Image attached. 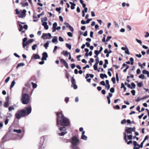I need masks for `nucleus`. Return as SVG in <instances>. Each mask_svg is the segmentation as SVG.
<instances>
[{"label":"nucleus","instance_id":"f257e3e1","mask_svg":"<svg viewBox=\"0 0 149 149\" xmlns=\"http://www.w3.org/2000/svg\"><path fill=\"white\" fill-rule=\"evenodd\" d=\"M57 118L56 125L58 127L60 125L68 126L70 124L69 120L65 118L61 112H57L56 113Z\"/></svg>","mask_w":149,"mask_h":149},{"label":"nucleus","instance_id":"f03ea898","mask_svg":"<svg viewBox=\"0 0 149 149\" xmlns=\"http://www.w3.org/2000/svg\"><path fill=\"white\" fill-rule=\"evenodd\" d=\"M31 106L26 107L24 109L17 111L15 114V117L17 119H19L22 117L27 116L31 112Z\"/></svg>","mask_w":149,"mask_h":149},{"label":"nucleus","instance_id":"7ed1b4c3","mask_svg":"<svg viewBox=\"0 0 149 149\" xmlns=\"http://www.w3.org/2000/svg\"><path fill=\"white\" fill-rule=\"evenodd\" d=\"M71 148L72 149H78L79 144V140L76 136H74L72 139Z\"/></svg>","mask_w":149,"mask_h":149},{"label":"nucleus","instance_id":"20e7f679","mask_svg":"<svg viewBox=\"0 0 149 149\" xmlns=\"http://www.w3.org/2000/svg\"><path fill=\"white\" fill-rule=\"evenodd\" d=\"M21 100L23 104H27L29 101V95L27 93H23L22 95Z\"/></svg>","mask_w":149,"mask_h":149},{"label":"nucleus","instance_id":"39448f33","mask_svg":"<svg viewBox=\"0 0 149 149\" xmlns=\"http://www.w3.org/2000/svg\"><path fill=\"white\" fill-rule=\"evenodd\" d=\"M66 128L65 127H60L58 133L59 136H63L67 133Z\"/></svg>","mask_w":149,"mask_h":149},{"label":"nucleus","instance_id":"423d86ee","mask_svg":"<svg viewBox=\"0 0 149 149\" xmlns=\"http://www.w3.org/2000/svg\"><path fill=\"white\" fill-rule=\"evenodd\" d=\"M45 137L42 136L40 138V142L39 143L38 149H44L45 147L43 145V143L45 140Z\"/></svg>","mask_w":149,"mask_h":149},{"label":"nucleus","instance_id":"0eeeda50","mask_svg":"<svg viewBox=\"0 0 149 149\" xmlns=\"http://www.w3.org/2000/svg\"><path fill=\"white\" fill-rule=\"evenodd\" d=\"M29 44V42L27 41L25 42H24V43H23L22 44V46H23V47L26 50L28 51V48L29 46H28V45Z\"/></svg>","mask_w":149,"mask_h":149},{"label":"nucleus","instance_id":"6e6552de","mask_svg":"<svg viewBox=\"0 0 149 149\" xmlns=\"http://www.w3.org/2000/svg\"><path fill=\"white\" fill-rule=\"evenodd\" d=\"M42 56L41 60L42 61L46 60L47 58L48 57V55L47 52H44L42 54Z\"/></svg>","mask_w":149,"mask_h":149},{"label":"nucleus","instance_id":"1a4fd4ad","mask_svg":"<svg viewBox=\"0 0 149 149\" xmlns=\"http://www.w3.org/2000/svg\"><path fill=\"white\" fill-rule=\"evenodd\" d=\"M124 139L125 141L126 142H127V144L128 145H129L130 144L132 143V141H130L128 142H127V137H126V134L125 132H124Z\"/></svg>","mask_w":149,"mask_h":149},{"label":"nucleus","instance_id":"9d476101","mask_svg":"<svg viewBox=\"0 0 149 149\" xmlns=\"http://www.w3.org/2000/svg\"><path fill=\"white\" fill-rule=\"evenodd\" d=\"M131 129H132V127H126L125 131L127 133L131 134L132 132Z\"/></svg>","mask_w":149,"mask_h":149},{"label":"nucleus","instance_id":"9b49d317","mask_svg":"<svg viewBox=\"0 0 149 149\" xmlns=\"http://www.w3.org/2000/svg\"><path fill=\"white\" fill-rule=\"evenodd\" d=\"M57 39L58 38L57 36H54L52 40V42L55 43V44H56L58 42Z\"/></svg>","mask_w":149,"mask_h":149},{"label":"nucleus","instance_id":"f8f14e48","mask_svg":"<svg viewBox=\"0 0 149 149\" xmlns=\"http://www.w3.org/2000/svg\"><path fill=\"white\" fill-rule=\"evenodd\" d=\"M6 101L5 102L4 104V106L6 107H8L9 105L8 103L9 99L8 97L6 98Z\"/></svg>","mask_w":149,"mask_h":149},{"label":"nucleus","instance_id":"ddd939ff","mask_svg":"<svg viewBox=\"0 0 149 149\" xmlns=\"http://www.w3.org/2000/svg\"><path fill=\"white\" fill-rule=\"evenodd\" d=\"M46 30H47L48 29L49 26L47 24V23L46 22H43L42 24Z\"/></svg>","mask_w":149,"mask_h":149},{"label":"nucleus","instance_id":"4468645a","mask_svg":"<svg viewBox=\"0 0 149 149\" xmlns=\"http://www.w3.org/2000/svg\"><path fill=\"white\" fill-rule=\"evenodd\" d=\"M41 38L44 39H48L49 38H48V36H47V33H43L42 34V35L41 37Z\"/></svg>","mask_w":149,"mask_h":149},{"label":"nucleus","instance_id":"2eb2a0df","mask_svg":"<svg viewBox=\"0 0 149 149\" xmlns=\"http://www.w3.org/2000/svg\"><path fill=\"white\" fill-rule=\"evenodd\" d=\"M100 77L103 79L105 77L106 78H107V76L105 74H100Z\"/></svg>","mask_w":149,"mask_h":149},{"label":"nucleus","instance_id":"dca6fc26","mask_svg":"<svg viewBox=\"0 0 149 149\" xmlns=\"http://www.w3.org/2000/svg\"><path fill=\"white\" fill-rule=\"evenodd\" d=\"M143 74H146L148 77H149V72L145 70H143L142 71Z\"/></svg>","mask_w":149,"mask_h":149},{"label":"nucleus","instance_id":"f3484780","mask_svg":"<svg viewBox=\"0 0 149 149\" xmlns=\"http://www.w3.org/2000/svg\"><path fill=\"white\" fill-rule=\"evenodd\" d=\"M65 52L64 51H63L62 52H61V54H63L64 56H66L69 54L70 53L69 52H68L67 51H65V53L64 52Z\"/></svg>","mask_w":149,"mask_h":149},{"label":"nucleus","instance_id":"a211bd4d","mask_svg":"<svg viewBox=\"0 0 149 149\" xmlns=\"http://www.w3.org/2000/svg\"><path fill=\"white\" fill-rule=\"evenodd\" d=\"M13 131L14 132H17L18 134L21 133L22 132V130L20 129H19V130L14 129L13 130Z\"/></svg>","mask_w":149,"mask_h":149},{"label":"nucleus","instance_id":"6ab92c4d","mask_svg":"<svg viewBox=\"0 0 149 149\" xmlns=\"http://www.w3.org/2000/svg\"><path fill=\"white\" fill-rule=\"evenodd\" d=\"M137 83V86L139 87H141L143 86V83L142 82H139L138 81H136Z\"/></svg>","mask_w":149,"mask_h":149},{"label":"nucleus","instance_id":"aec40b11","mask_svg":"<svg viewBox=\"0 0 149 149\" xmlns=\"http://www.w3.org/2000/svg\"><path fill=\"white\" fill-rule=\"evenodd\" d=\"M33 58L35 59H39L40 58V57L38 55L33 54Z\"/></svg>","mask_w":149,"mask_h":149},{"label":"nucleus","instance_id":"412c9836","mask_svg":"<svg viewBox=\"0 0 149 149\" xmlns=\"http://www.w3.org/2000/svg\"><path fill=\"white\" fill-rule=\"evenodd\" d=\"M24 65H25V64L23 63H19L17 64V67H16V68H17L19 67H20L21 66H23Z\"/></svg>","mask_w":149,"mask_h":149},{"label":"nucleus","instance_id":"4be33fe9","mask_svg":"<svg viewBox=\"0 0 149 149\" xmlns=\"http://www.w3.org/2000/svg\"><path fill=\"white\" fill-rule=\"evenodd\" d=\"M81 139L84 140H86L87 139V137L85 135H81Z\"/></svg>","mask_w":149,"mask_h":149},{"label":"nucleus","instance_id":"5701e85b","mask_svg":"<svg viewBox=\"0 0 149 149\" xmlns=\"http://www.w3.org/2000/svg\"><path fill=\"white\" fill-rule=\"evenodd\" d=\"M48 41L45 43L44 45V47L46 49H47L48 47L49 43L48 42Z\"/></svg>","mask_w":149,"mask_h":149},{"label":"nucleus","instance_id":"b1692460","mask_svg":"<svg viewBox=\"0 0 149 149\" xmlns=\"http://www.w3.org/2000/svg\"><path fill=\"white\" fill-rule=\"evenodd\" d=\"M71 86L74 89H76L77 88V86L76 84H72Z\"/></svg>","mask_w":149,"mask_h":149},{"label":"nucleus","instance_id":"393cba45","mask_svg":"<svg viewBox=\"0 0 149 149\" xmlns=\"http://www.w3.org/2000/svg\"><path fill=\"white\" fill-rule=\"evenodd\" d=\"M66 47L68 48L69 49L71 50V44H69L66 43Z\"/></svg>","mask_w":149,"mask_h":149},{"label":"nucleus","instance_id":"a878e982","mask_svg":"<svg viewBox=\"0 0 149 149\" xmlns=\"http://www.w3.org/2000/svg\"><path fill=\"white\" fill-rule=\"evenodd\" d=\"M38 45V44H34L33 45L32 47V49L33 50H35L36 49V48L37 47Z\"/></svg>","mask_w":149,"mask_h":149},{"label":"nucleus","instance_id":"bb28decb","mask_svg":"<svg viewBox=\"0 0 149 149\" xmlns=\"http://www.w3.org/2000/svg\"><path fill=\"white\" fill-rule=\"evenodd\" d=\"M98 64L97 63H95L93 65L94 69L95 70H97V69Z\"/></svg>","mask_w":149,"mask_h":149},{"label":"nucleus","instance_id":"cd10ccee","mask_svg":"<svg viewBox=\"0 0 149 149\" xmlns=\"http://www.w3.org/2000/svg\"><path fill=\"white\" fill-rule=\"evenodd\" d=\"M15 84V80H14L12 81L11 84L10 85V87L11 88H12V87H13L14 86Z\"/></svg>","mask_w":149,"mask_h":149},{"label":"nucleus","instance_id":"c85d7f7f","mask_svg":"<svg viewBox=\"0 0 149 149\" xmlns=\"http://www.w3.org/2000/svg\"><path fill=\"white\" fill-rule=\"evenodd\" d=\"M133 144L134 146V147H135V146H139V145L138 144H137V142L135 141H133Z\"/></svg>","mask_w":149,"mask_h":149},{"label":"nucleus","instance_id":"c756f323","mask_svg":"<svg viewBox=\"0 0 149 149\" xmlns=\"http://www.w3.org/2000/svg\"><path fill=\"white\" fill-rule=\"evenodd\" d=\"M139 77L140 79H145V76L143 74H141L139 75Z\"/></svg>","mask_w":149,"mask_h":149},{"label":"nucleus","instance_id":"7c9ffc66","mask_svg":"<svg viewBox=\"0 0 149 149\" xmlns=\"http://www.w3.org/2000/svg\"><path fill=\"white\" fill-rule=\"evenodd\" d=\"M71 82L72 84H74L75 83V80L73 77H72L71 78Z\"/></svg>","mask_w":149,"mask_h":149},{"label":"nucleus","instance_id":"2f4dec72","mask_svg":"<svg viewBox=\"0 0 149 149\" xmlns=\"http://www.w3.org/2000/svg\"><path fill=\"white\" fill-rule=\"evenodd\" d=\"M12 114L10 113H8L7 114V116H6V118H10L12 117Z\"/></svg>","mask_w":149,"mask_h":149},{"label":"nucleus","instance_id":"473e14b6","mask_svg":"<svg viewBox=\"0 0 149 149\" xmlns=\"http://www.w3.org/2000/svg\"><path fill=\"white\" fill-rule=\"evenodd\" d=\"M132 85L131 89H133L135 88L136 85L134 83H132L131 84Z\"/></svg>","mask_w":149,"mask_h":149},{"label":"nucleus","instance_id":"72a5a7b5","mask_svg":"<svg viewBox=\"0 0 149 149\" xmlns=\"http://www.w3.org/2000/svg\"><path fill=\"white\" fill-rule=\"evenodd\" d=\"M19 27L20 28L19 29V31H22V29H23V26L21 24H19Z\"/></svg>","mask_w":149,"mask_h":149},{"label":"nucleus","instance_id":"f704fd0d","mask_svg":"<svg viewBox=\"0 0 149 149\" xmlns=\"http://www.w3.org/2000/svg\"><path fill=\"white\" fill-rule=\"evenodd\" d=\"M130 61H131V64L132 65H133L134 64V59L133 58L131 57L130 58Z\"/></svg>","mask_w":149,"mask_h":149},{"label":"nucleus","instance_id":"c9c22d12","mask_svg":"<svg viewBox=\"0 0 149 149\" xmlns=\"http://www.w3.org/2000/svg\"><path fill=\"white\" fill-rule=\"evenodd\" d=\"M125 51V52L126 54L128 55H129L130 54L129 49L127 47H126V49Z\"/></svg>","mask_w":149,"mask_h":149},{"label":"nucleus","instance_id":"e433bc0d","mask_svg":"<svg viewBox=\"0 0 149 149\" xmlns=\"http://www.w3.org/2000/svg\"><path fill=\"white\" fill-rule=\"evenodd\" d=\"M31 84H32V86H33V87L34 88H36L37 87V85L35 84V83H34L33 82H31Z\"/></svg>","mask_w":149,"mask_h":149},{"label":"nucleus","instance_id":"4c0bfd02","mask_svg":"<svg viewBox=\"0 0 149 149\" xmlns=\"http://www.w3.org/2000/svg\"><path fill=\"white\" fill-rule=\"evenodd\" d=\"M25 16V15L22 13H21L19 15V17H24Z\"/></svg>","mask_w":149,"mask_h":149},{"label":"nucleus","instance_id":"58836bf2","mask_svg":"<svg viewBox=\"0 0 149 149\" xmlns=\"http://www.w3.org/2000/svg\"><path fill=\"white\" fill-rule=\"evenodd\" d=\"M111 81H112L113 84H115L116 82V79L115 77H113L111 79Z\"/></svg>","mask_w":149,"mask_h":149},{"label":"nucleus","instance_id":"ea45409f","mask_svg":"<svg viewBox=\"0 0 149 149\" xmlns=\"http://www.w3.org/2000/svg\"><path fill=\"white\" fill-rule=\"evenodd\" d=\"M57 24L56 22H55L53 24V28H56Z\"/></svg>","mask_w":149,"mask_h":149},{"label":"nucleus","instance_id":"a19ab883","mask_svg":"<svg viewBox=\"0 0 149 149\" xmlns=\"http://www.w3.org/2000/svg\"><path fill=\"white\" fill-rule=\"evenodd\" d=\"M61 10V8L60 7L57 8H56V10L59 13H61V11H60Z\"/></svg>","mask_w":149,"mask_h":149},{"label":"nucleus","instance_id":"79ce46f5","mask_svg":"<svg viewBox=\"0 0 149 149\" xmlns=\"http://www.w3.org/2000/svg\"><path fill=\"white\" fill-rule=\"evenodd\" d=\"M27 38H24L22 40V43H24V42H25L27 41Z\"/></svg>","mask_w":149,"mask_h":149},{"label":"nucleus","instance_id":"37998d69","mask_svg":"<svg viewBox=\"0 0 149 149\" xmlns=\"http://www.w3.org/2000/svg\"><path fill=\"white\" fill-rule=\"evenodd\" d=\"M76 6V4L75 3L72 5H71V9L72 10H73L75 8V6Z\"/></svg>","mask_w":149,"mask_h":149},{"label":"nucleus","instance_id":"c03bdc74","mask_svg":"<svg viewBox=\"0 0 149 149\" xmlns=\"http://www.w3.org/2000/svg\"><path fill=\"white\" fill-rule=\"evenodd\" d=\"M44 14V12H42L40 14L38 15L37 16L38 18H40V16Z\"/></svg>","mask_w":149,"mask_h":149},{"label":"nucleus","instance_id":"a18cd8bd","mask_svg":"<svg viewBox=\"0 0 149 149\" xmlns=\"http://www.w3.org/2000/svg\"><path fill=\"white\" fill-rule=\"evenodd\" d=\"M60 42H63L64 41L63 39L61 36H59L58 38Z\"/></svg>","mask_w":149,"mask_h":149},{"label":"nucleus","instance_id":"49530a36","mask_svg":"<svg viewBox=\"0 0 149 149\" xmlns=\"http://www.w3.org/2000/svg\"><path fill=\"white\" fill-rule=\"evenodd\" d=\"M9 119L7 118V119L5 121V125H7L8 123Z\"/></svg>","mask_w":149,"mask_h":149},{"label":"nucleus","instance_id":"de8ad7c7","mask_svg":"<svg viewBox=\"0 0 149 149\" xmlns=\"http://www.w3.org/2000/svg\"><path fill=\"white\" fill-rule=\"evenodd\" d=\"M67 34L68 36L70 37H72V35L71 33L70 32H68L67 33Z\"/></svg>","mask_w":149,"mask_h":149},{"label":"nucleus","instance_id":"09e8293b","mask_svg":"<svg viewBox=\"0 0 149 149\" xmlns=\"http://www.w3.org/2000/svg\"><path fill=\"white\" fill-rule=\"evenodd\" d=\"M14 109V108L12 107H10L8 108V110L9 111H11Z\"/></svg>","mask_w":149,"mask_h":149},{"label":"nucleus","instance_id":"8fccbe9b","mask_svg":"<svg viewBox=\"0 0 149 149\" xmlns=\"http://www.w3.org/2000/svg\"><path fill=\"white\" fill-rule=\"evenodd\" d=\"M136 40L137 41V42H138V43L140 44H141L142 43V42L141 41L138 39H136Z\"/></svg>","mask_w":149,"mask_h":149},{"label":"nucleus","instance_id":"3c124183","mask_svg":"<svg viewBox=\"0 0 149 149\" xmlns=\"http://www.w3.org/2000/svg\"><path fill=\"white\" fill-rule=\"evenodd\" d=\"M94 53L97 56H98L100 53L99 51L97 50H96L95 51Z\"/></svg>","mask_w":149,"mask_h":149},{"label":"nucleus","instance_id":"603ef678","mask_svg":"<svg viewBox=\"0 0 149 149\" xmlns=\"http://www.w3.org/2000/svg\"><path fill=\"white\" fill-rule=\"evenodd\" d=\"M110 91L112 93H113L114 92V88H111L110 89Z\"/></svg>","mask_w":149,"mask_h":149},{"label":"nucleus","instance_id":"864d4df0","mask_svg":"<svg viewBox=\"0 0 149 149\" xmlns=\"http://www.w3.org/2000/svg\"><path fill=\"white\" fill-rule=\"evenodd\" d=\"M100 84L101 85H103L104 86H106V84H105V82H104V81H101L100 82Z\"/></svg>","mask_w":149,"mask_h":149},{"label":"nucleus","instance_id":"5fc2aeb1","mask_svg":"<svg viewBox=\"0 0 149 149\" xmlns=\"http://www.w3.org/2000/svg\"><path fill=\"white\" fill-rule=\"evenodd\" d=\"M60 60L61 62L63 64L66 63V61L64 59H61Z\"/></svg>","mask_w":149,"mask_h":149},{"label":"nucleus","instance_id":"6e6d98bb","mask_svg":"<svg viewBox=\"0 0 149 149\" xmlns=\"http://www.w3.org/2000/svg\"><path fill=\"white\" fill-rule=\"evenodd\" d=\"M64 24L66 25V27L69 28L71 26L68 23H65Z\"/></svg>","mask_w":149,"mask_h":149},{"label":"nucleus","instance_id":"4d7b16f0","mask_svg":"<svg viewBox=\"0 0 149 149\" xmlns=\"http://www.w3.org/2000/svg\"><path fill=\"white\" fill-rule=\"evenodd\" d=\"M107 99L108 100V103L109 104L110 103V97H109L107 96Z\"/></svg>","mask_w":149,"mask_h":149},{"label":"nucleus","instance_id":"13d9d810","mask_svg":"<svg viewBox=\"0 0 149 149\" xmlns=\"http://www.w3.org/2000/svg\"><path fill=\"white\" fill-rule=\"evenodd\" d=\"M69 98L68 97H65V101L66 103H67L69 101Z\"/></svg>","mask_w":149,"mask_h":149},{"label":"nucleus","instance_id":"bf43d9fd","mask_svg":"<svg viewBox=\"0 0 149 149\" xmlns=\"http://www.w3.org/2000/svg\"><path fill=\"white\" fill-rule=\"evenodd\" d=\"M28 3L27 2H26L22 4V6L24 7L26 6H28Z\"/></svg>","mask_w":149,"mask_h":149},{"label":"nucleus","instance_id":"052dcab7","mask_svg":"<svg viewBox=\"0 0 149 149\" xmlns=\"http://www.w3.org/2000/svg\"><path fill=\"white\" fill-rule=\"evenodd\" d=\"M111 36H108L107 37V39L106 40V41L107 42L111 38Z\"/></svg>","mask_w":149,"mask_h":149},{"label":"nucleus","instance_id":"680f3d73","mask_svg":"<svg viewBox=\"0 0 149 149\" xmlns=\"http://www.w3.org/2000/svg\"><path fill=\"white\" fill-rule=\"evenodd\" d=\"M116 81H119V78H118V73H116Z\"/></svg>","mask_w":149,"mask_h":149},{"label":"nucleus","instance_id":"e2e57ef3","mask_svg":"<svg viewBox=\"0 0 149 149\" xmlns=\"http://www.w3.org/2000/svg\"><path fill=\"white\" fill-rule=\"evenodd\" d=\"M131 93L133 95H134L135 94V91L134 90H132L131 91Z\"/></svg>","mask_w":149,"mask_h":149},{"label":"nucleus","instance_id":"0e129e2a","mask_svg":"<svg viewBox=\"0 0 149 149\" xmlns=\"http://www.w3.org/2000/svg\"><path fill=\"white\" fill-rule=\"evenodd\" d=\"M126 121L125 119H123L121 121V123L122 124H124L126 123Z\"/></svg>","mask_w":149,"mask_h":149},{"label":"nucleus","instance_id":"69168bd1","mask_svg":"<svg viewBox=\"0 0 149 149\" xmlns=\"http://www.w3.org/2000/svg\"><path fill=\"white\" fill-rule=\"evenodd\" d=\"M81 23L82 24H87V23H86V21H84L83 20H82L81 21Z\"/></svg>","mask_w":149,"mask_h":149},{"label":"nucleus","instance_id":"338daca9","mask_svg":"<svg viewBox=\"0 0 149 149\" xmlns=\"http://www.w3.org/2000/svg\"><path fill=\"white\" fill-rule=\"evenodd\" d=\"M26 10H25L24 9L23 10L22 13L24 15H26Z\"/></svg>","mask_w":149,"mask_h":149},{"label":"nucleus","instance_id":"774afa93","mask_svg":"<svg viewBox=\"0 0 149 149\" xmlns=\"http://www.w3.org/2000/svg\"><path fill=\"white\" fill-rule=\"evenodd\" d=\"M145 37L146 38L148 37L149 36V33L148 32H147L146 33V35L145 36Z\"/></svg>","mask_w":149,"mask_h":149}]
</instances>
